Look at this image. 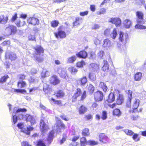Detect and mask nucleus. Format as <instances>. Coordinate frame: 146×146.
I'll use <instances>...</instances> for the list:
<instances>
[{
  "label": "nucleus",
  "mask_w": 146,
  "mask_h": 146,
  "mask_svg": "<svg viewBox=\"0 0 146 146\" xmlns=\"http://www.w3.org/2000/svg\"><path fill=\"white\" fill-rule=\"evenodd\" d=\"M6 58H8L9 59H10L11 61H13L15 60L17 58V56L15 53L11 52L9 53L8 54V56L6 54L5 55Z\"/></svg>",
  "instance_id": "5701e85b"
},
{
  "label": "nucleus",
  "mask_w": 146,
  "mask_h": 146,
  "mask_svg": "<svg viewBox=\"0 0 146 146\" xmlns=\"http://www.w3.org/2000/svg\"><path fill=\"white\" fill-rule=\"evenodd\" d=\"M66 134L64 133H63L62 134V137L60 141V144L62 145L66 141Z\"/></svg>",
  "instance_id": "3c124183"
},
{
  "label": "nucleus",
  "mask_w": 146,
  "mask_h": 146,
  "mask_svg": "<svg viewBox=\"0 0 146 146\" xmlns=\"http://www.w3.org/2000/svg\"><path fill=\"white\" fill-rule=\"evenodd\" d=\"M112 44L111 43V41L107 38L104 40L103 46L104 48H106V49H108L112 46Z\"/></svg>",
  "instance_id": "4be33fe9"
},
{
  "label": "nucleus",
  "mask_w": 146,
  "mask_h": 146,
  "mask_svg": "<svg viewBox=\"0 0 146 146\" xmlns=\"http://www.w3.org/2000/svg\"><path fill=\"white\" fill-rule=\"evenodd\" d=\"M82 134L84 136H88L90 135L89 129L88 128H85L83 130Z\"/></svg>",
  "instance_id": "37998d69"
},
{
  "label": "nucleus",
  "mask_w": 146,
  "mask_h": 146,
  "mask_svg": "<svg viewBox=\"0 0 146 146\" xmlns=\"http://www.w3.org/2000/svg\"><path fill=\"white\" fill-rule=\"evenodd\" d=\"M63 26H60L58 29V31L54 33V35L57 38H64L66 37V34L64 31L62 30Z\"/></svg>",
  "instance_id": "423d86ee"
},
{
  "label": "nucleus",
  "mask_w": 146,
  "mask_h": 146,
  "mask_svg": "<svg viewBox=\"0 0 146 146\" xmlns=\"http://www.w3.org/2000/svg\"><path fill=\"white\" fill-rule=\"evenodd\" d=\"M117 31L116 29L114 28L113 30L112 33L110 35V36L113 39H115L117 35Z\"/></svg>",
  "instance_id": "ea45409f"
},
{
  "label": "nucleus",
  "mask_w": 146,
  "mask_h": 146,
  "mask_svg": "<svg viewBox=\"0 0 146 146\" xmlns=\"http://www.w3.org/2000/svg\"><path fill=\"white\" fill-rule=\"evenodd\" d=\"M136 15L137 17L136 21L137 24L135 26V28L140 29H145L146 27L141 25L144 24L145 23L143 13L141 11H137L136 12Z\"/></svg>",
  "instance_id": "f257e3e1"
},
{
  "label": "nucleus",
  "mask_w": 146,
  "mask_h": 146,
  "mask_svg": "<svg viewBox=\"0 0 146 146\" xmlns=\"http://www.w3.org/2000/svg\"><path fill=\"white\" fill-rule=\"evenodd\" d=\"M40 129L42 133H44L48 129V125L45 123L44 121L41 119L40 122Z\"/></svg>",
  "instance_id": "4468645a"
},
{
  "label": "nucleus",
  "mask_w": 146,
  "mask_h": 146,
  "mask_svg": "<svg viewBox=\"0 0 146 146\" xmlns=\"http://www.w3.org/2000/svg\"><path fill=\"white\" fill-rule=\"evenodd\" d=\"M27 110L25 108H21L18 107H15L13 109L12 114V122L14 124L16 123L19 119H21L19 117V115L21 114V112H25Z\"/></svg>",
  "instance_id": "f03ea898"
},
{
  "label": "nucleus",
  "mask_w": 146,
  "mask_h": 146,
  "mask_svg": "<svg viewBox=\"0 0 146 146\" xmlns=\"http://www.w3.org/2000/svg\"><path fill=\"white\" fill-rule=\"evenodd\" d=\"M115 99V94L114 93L110 92L109 94L106 101L109 103H112Z\"/></svg>",
  "instance_id": "aec40b11"
},
{
  "label": "nucleus",
  "mask_w": 146,
  "mask_h": 146,
  "mask_svg": "<svg viewBox=\"0 0 146 146\" xmlns=\"http://www.w3.org/2000/svg\"><path fill=\"white\" fill-rule=\"evenodd\" d=\"M24 113L21 112V114L19 116L20 119H24L27 122H30L32 126L36 123V121L34 117L29 114H26L25 115L23 114Z\"/></svg>",
  "instance_id": "20e7f679"
},
{
  "label": "nucleus",
  "mask_w": 146,
  "mask_h": 146,
  "mask_svg": "<svg viewBox=\"0 0 146 146\" xmlns=\"http://www.w3.org/2000/svg\"><path fill=\"white\" fill-rule=\"evenodd\" d=\"M99 87L101 88L103 91L106 93L108 89L106 84L102 82H100L99 84Z\"/></svg>",
  "instance_id": "bb28decb"
},
{
  "label": "nucleus",
  "mask_w": 146,
  "mask_h": 146,
  "mask_svg": "<svg viewBox=\"0 0 146 146\" xmlns=\"http://www.w3.org/2000/svg\"><path fill=\"white\" fill-rule=\"evenodd\" d=\"M18 18L17 14V13H15L13 15L10 20L11 22L13 23Z\"/></svg>",
  "instance_id": "bf43d9fd"
},
{
  "label": "nucleus",
  "mask_w": 146,
  "mask_h": 146,
  "mask_svg": "<svg viewBox=\"0 0 146 146\" xmlns=\"http://www.w3.org/2000/svg\"><path fill=\"white\" fill-rule=\"evenodd\" d=\"M29 40H36V38L35 35H30L29 36Z\"/></svg>",
  "instance_id": "774afa93"
},
{
  "label": "nucleus",
  "mask_w": 146,
  "mask_h": 146,
  "mask_svg": "<svg viewBox=\"0 0 146 146\" xmlns=\"http://www.w3.org/2000/svg\"><path fill=\"white\" fill-rule=\"evenodd\" d=\"M104 55V51L103 50H101L98 53V57L100 59H102Z\"/></svg>",
  "instance_id": "69168bd1"
},
{
  "label": "nucleus",
  "mask_w": 146,
  "mask_h": 146,
  "mask_svg": "<svg viewBox=\"0 0 146 146\" xmlns=\"http://www.w3.org/2000/svg\"><path fill=\"white\" fill-rule=\"evenodd\" d=\"M88 77L90 80L92 82L95 81L96 79V75L92 72L89 73Z\"/></svg>",
  "instance_id": "c756f323"
},
{
  "label": "nucleus",
  "mask_w": 146,
  "mask_h": 146,
  "mask_svg": "<svg viewBox=\"0 0 146 146\" xmlns=\"http://www.w3.org/2000/svg\"><path fill=\"white\" fill-rule=\"evenodd\" d=\"M29 82L31 83H36L38 82V80L37 79L35 78L34 77H30L29 79Z\"/></svg>",
  "instance_id": "13d9d810"
},
{
  "label": "nucleus",
  "mask_w": 146,
  "mask_h": 146,
  "mask_svg": "<svg viewBox=\"0 0 146 146\" xmlns=\"http://www.w3.org/2000/svg\"><path fill=\"white\" fill-rule=\"evenodd\" d=\"M54 134L55 131L54 130H52L49 133L47 140L49 144L51 143L53 141L54 137Z\"/></svg>",
  "instance_id": "6ab92c4d"
},
{
  "label": "nucleus",
  "mask_w": 146,
  "mask_h": 146,
  "mask_svg": "<svg viewBox=\"0 0 146 146\" xmlns=\"http://www.w3.org/2000/svg\"><path fill=\"white\" fill-rule=\"evenodd\" d=\"M132 138L135 141L137 142L139 141L140 140L139 137H138L139 135L137 133H134L133 134Z\"/></svg>",
  "instance_id": "de8ad7c7"
},
{
  "label": "nucleus",
  "mask_w": 146,
  "mask_h": 146,
  "mask_svg": "<svg viewBox=\"0 0 146 146\" xmlns=\"http://www.w3.org/2000/svg\"><path fill=\"white\" fill-rule=\"evenodd\" d=\"M118 93L116 100L117 104L120 105H122L124 102V98L123 94H120V91L117 90Z\"/></svg>",
  "instance_id": "9d476101"
},
{
  "label": "nucleus",
  "mask_w": 146,
  "mask_h": 146,
  "mask_svg": "<svg viewBox=\"0 0 146 146\" xmlns=\"http://www.w3.org/2000/svg\"><path fill=\"white\" fill-rule=\"evenodd\" d=\"M124 26L126 28H129L131 25V21L128 19H127L123 22Z\"/></svg>",
  "instance_id": "cd10ccee"
},
{
  "label": "nucleus",
  "mask_w": 146,
  "mask_h": 146,
  "mask_svg": "<svg viewBox=\"0 0 146 146\" xmlns=\"http://www.w3.org/2000/svg\"><path fill=\"white\" fill-rule=\"evenodd\" d=\"M107 118V112L106 111H103L102 112L101 118L103 120H105Z\"/></svg>",
  "instance_id": "603ef678"
},
{
  "label": "nucleus",
  "mask_w": 146,
  "mask_h": 146,
  "mask_svg": "<svg viewBox=\"0 0 146 146\" xmlns=\"http://www.w3.org/2000/svg\"><path fill=\"white\" fill-rule=\"evenodd\" d=\"M132 99H128L126 103V106L127 108H129L131 107V102Z\"/></svg>",
  "instance_id": "338daca9"
},
{
  "label": "nucleus",
  "mask_w": 146,
  "mask_h": 146,
  "mask_svg": "<svg viewBox=\"0 0 146 146\" xmlns=\"http://www.w3.org/2000/svg\"><path fill=\"white\" fill-rule=\"evenodd\" d=\"M87 111V108L83 105H81L78 109L79 114H84Z\"/></svg>",
  "instance_id": "a878e982"
},
{
  "label": "nucleus",
  "mask_w": 146,
  "mask_h": 146,
  "mask_svg": "<svg viewBox=\"0 0 146 146\" xmlns=\"http://www.w3.org/2000/svg\"><path fill=\"white\" fill-rule=\"evenodd\" d=\"M99 141L103 144L106 143L109 140V139L105 134L100 133L98 136Z\"/></svg>",
  "instance_id": "ddd939ff"
},
{
  "label": "nucleus",
  "mask_w": 146,
  "mask_h": 146,
  "mask_svg": "<svg viewBox=\"0 0 146 146\" xmlns=\"http://www.w3.org/2000/svg\"><path fill=\"white\" fill-rule=\"evenodd\" d=\"M58 73L60 76L63 78L67 80L68 76L66 68L61 66H59L57 68Z\"/></svg>",
  "instance_id": "0eeeda50"
},
{
  "label": "nucleus",
  "mask_w": 146,
  "mask_h": 146,
  "mask_svg": "<svg viewBox=\"0 0 146 146\" xmlns=\"http://www.w3.org/2000/svg\"><path fill=\"white\" fill-rule=\"evenodd\" d=\"M51 100L55 104H57L59 105L61 104V102L60 100H56L53 98H52Z\"/></svg>",
  "instance_id": "0e129e2a"
},
{
  "label": "nucleus",
  "mask_w": 146,
  "mask_h": 146,
  "mask_svg": "<svg viewBox=\"0 0 146 146\" xmlns=\"http://www.w3.org/2000/svg\"><path fill=\"white\" fill-rule=\"evenodd\" d=\"M76 59V56L75 55H73L68 58V62L70 63H73Z\"/></svg>",
  "instance_id": "c03bdc74"
},
{
  "label": "nucleus",
  "mask_w": 146,
  "mask_h": 146,
  "mask_svg": "<svg viewBox=\"0 0 146 146\" xmlns=\"http://www.w3.org/2000/svg\"><path fill=\"white\" fill-rule=\"evenodd\" d=\"M49 81L52 84L54 85H56L60 82L59 79L57 76L54 75L50 78Z\"/></svg>",
  "instance_id": "a211bd4d"
},
{
  "label": "nucleus",
  "mask_w": 146,
  "mask_h": 146,
  "mask_svg": "<svg viewBox=\"0 0 146 146\" xmlns=\"http://www.w3.org/2000/svg\"><path fill=\"white\" fill-rule=\"evenodd\" d=\"M88 81L87 77L84 76L82 78H79L78 80V82L82 86H84Z\"/></svg>",
  "instance_id": "412c9836"
},
{
  "label": "nucleus",
  "mask_w": 146,
  "mask_h": 146,
  "mask_svg": "<svg viewBox=\"0 0 146 146\" xmlns=\"http://www.w3.org/2000/svg\"><path fill=\"white\" fill-rule=\"evenodd\" d=\"M104 64L102 67V69L103 71H105L107 70H108L109 69V65L108 64L107 61L104 60Z\"/></svg>",
  "instance_id": "f704fd0d"
},
{
  "label": "nucleus",
  "mask_w": 146,
  "mask_h": 146,
  "mask_svg": "<svg viewBox=\"0 0 146 146\" xmlns=\"http://www.w3.org/2000/svg\"><path fill=\"white\" fill-rule=\"evenodd\" d=\"M65 95L64 93L61 90H59L57 92L56 96L58 98L63 97Z\"/></svg>",
  "instance_id": "49530a36"
},
{
  "label": "nucleus",
  "mask_w": 146,
  "mask_h": 146,
  "mask_svg": "<svg viewBox=\"0 0 146 146\" xmlns=\"http://www.w3.org/2000/svg\"><path fill=\"white\" fill-rule=\"evenodd\" d=\"M26 85V82L23 80H19L17 82V86L20 88L24 87Z\"/></svg>",
  "instance_id": "473e14b6"
},
{
  "label": "nucleus",
  "mask_w": 146,
  "mask_h": 146,
  "mask_svg": "<svg viewBox=\"0 0 146 146\" xmlns=\"http://www.w3.org/2000/svg\"><path fill=\"white\" fill-rule=\"evenodd\" d=\"M90 70L92 72H98L100 70L99 65L95 63H92L89 65Z\"/></svg>",
  "instance_id": "f8f14e48"
},
{
  "label": "nucleus",
  "mask_w": 146,
  "mask_h": 146,
  "mask_svg": "<svg viewBox=\"0 0 146 146\" xmlns=\"http://www.w3.org/2000/svg\"><path fill=\"white\" fill-rule=\"evenodd\" d=\"M139 100H136L134 103L133 106V109L134 110H135L138 108L139 105Z\"/></svg>",
  "instance_id": "09e8293b"
},
{
  "label": "nucleus",
  "mask_w": 146,
  "mask_h": 146,
  "mask_svg": "<svg viewBox=\"0 0 146 146\" xmlns=\"http://www.w3.org/2000/svg\"><path fill=\"white\" fill-rule=\"evenodd\" d=\"M142 74L139 72L137 73L134 76V79L136 81L140 80L141 78Z\"/></svg>",
  "instance_id": "58836bf2"
},
{
  "label": "nucleus",
  "mask_w": 146,
  "mask_h": 146,
  "mask_svg": "<svg viewBox=\"0 0 146 146\" xmlns=\"http://www.w3.org/2000/svg\"><path fill=\"white\" fill-rule=\"evenodd\" d=\"M59 24V22L58 21L54 20L51 22V26L55 28L58 26Z\"/></svg>",
  "instance_id": "a18cd8bd"
},
{
  "label": "nucleus",
  "mask_w": 146,
  "mask_h": 146,
  "mask_svg": "<svg viewBox=\"0 0 146 146\" xmlns=\"http://www.w3.org/2000/svg\"><path fill=\"white\" fill-rule=\"evenodd\" d=\"M113 115H115L119 117L121 114V112L118 108H115L113 111Z\"/></svg>",
  "instance_id": "c85d7f7f"
},
{
  "label": "nucleus",
  "mask_w": 146,
  "mask_h": 146,
  "mask_svg": "<svg viewBox=\"0 0 146 146\" xmlns=\"http://www.w3.org/2000/svg\"><path fill=\"white\" fill-rule=\"evenodd\" d=\"M94 86L91 84H90L88 87V91L90 94H92L94 90Z\"/></svg>",
  "instance_id": "a19ab883"
},
{
  "label": "nucleus",
  "mask_w": 146,
  "mask_h": 146,
  "mask_svg": "<svg viewBox=\"0 0 146 146\" xmlns=\"http://www.w3.org/2000/svg\"><path fill=\"white\" fill-rule=\"evenodd\" d=\"M82 94V92L81 89L79 88H77L75 92L72 97V102H75L77 100V98L80 96Z\"/></svg>",
  "instance_id": "f3484780"
},
{
  "label": "nucleus",
  "mask_w": 146,
  "mask_h": 146,
  "mask_svg": "<svg viewBox=\"0 0 146 146\" xmlns=\"http://www.w3.org/2000/svg\"><path fill=\"white\" fill-rule=\"evenodd\" d=\"M27 22L29 24H31L32 25H38L39 24V20L34 17H30L27 19Z\"/></svg>",
  "instance_id": "9b49d317"
},
{
  "label": "nucleus",
  "mask_w": 146,
  "mask_h": 146,
  "mask_svg": "<svg viewBox=\"0 0 146 146\" xmlns=\"http://www.w3.org/2000/svg\"><path fill=\"white\" fill-rule=\"evenodd\" d=\"M35 50V53L36 55L34 56V57L35 60L38 62H41L43 61V58L40 57V55L41 54H43L44 52V49L41 45L36 46L34 48Z\"/></svg>",
  "instance_id": "7ed1b4c3"
},
{
  "label": "nucleus",
  "mask_w": 146,
  "mask_h": 146,
  "mask_svg": "<svg viewBox=\"0 0 146 146\" xmlns=\"http://www.w3.org/2000/svg\"><path fill=\"white\" fill-rule=\"evenodd\" d=\"M18 128L21 129L22 132H24L27 135H29L31 131L33 130V128L30 125L27 126V129L24 128V123L23 122H19L17 125Z\"/></svg>",
  "instance_id": "39448f33"
},
{
  "label": "nucleus",
  "mask_w": 146,
  "mask_h": 146,
  "mask_svg": "<svg viewBox=\"0 0 146 146\" xmlns=\"http://www.w3.org/2000/svg\"><path fill=\"white\" fill-rule=\"evenodd\" d=\"M82 22V19L80 17H76L75 21L73 23V27L78 26L81 24Z\"/></svg>",
  "instance_id": "b1692460"
},
{
  "label": "nucleus",
  "mask_w": 146,
  "mask_h": 146,
  "mask_svg": "<svg viewBox=\"0 0 146 146\" xmlns=\"http://www.w3.org/2000/svg\"><path fill=\"white\" fill-rule=\"evenodd\" d=\"M14 92H15L24 94L27 93V91L25 89H14Z\"/></svg>",
  "instance_id": "c9c22d12"
},
{
  "label": "nucleus",
  "mask_w": 146,
  "mask_h": 146,
  "mask_svg": "<svg viewBox=\"0 0 146 146\" xmlns=\"http://www.w3.org/2000/svg\"><path fill=\"white\" fill-rule=\"evenodd\" d=\"M87 143L90 145L93 146L98 144V142L94 140H90L88 141Z\"/></svg>",
  "instance_id": "864d4df0"
},
{
  "label": "nucleus",
  "mask_w": 146,
  "mask_h": 146,
  "mask_svg": "<svg viewBox=\"0 0 146 146\" xmlns=\"http://www.w3.org/2000/svg\"><path fill=\"white\" fill-rule=\"evenodd\" d=\"M65 24L67 26V27L66 28V31L67 34H69L70 33V32L71 31V29L69 28L68 27L70 25V24H68L67 22L65 23Z\"/></svg>",
  "instance_id": "4d7b16f0"
},
{
  "label": "nucleus",
  "mask_w": 146,
  "mask_h": 146,
  "mask_svg": "<svg viewBox=\"0 0 146 146\" xmlns=\"http://www.w3.org/2000/svg\"><path fill=\"white\" fill-rule=\"evenodd\" d=\"M49 72L48 71L43 70L40 74L41 79H44L46 77L49 76Z\"/></svg>",
  "instance_id": "2f4dec72"
},
{
  "label": "nucleus",
  "mask_w": 146,
  "mask_h": 146,
  "mask_svg": "<svg viewBox=\"0 0 146 146\" xmlns=\"http://www.w3.org/2000/svg\"><path fill=\"white\" fill-rule=\"evenodd\" d=\"M9 16L7 15L5 17L4 15L0 16V24H6L8 20Z\"/></svg>",
  "instance_id": "393cba45"
},
{
  "label": "nucleus",
  "mask_w": 146,
  "mask_h": 146,
  "mask_svg": "<svg viewBox=\"0 0 146 146\" xmlns=\"http://www.w3.org/2000/svg\"><path fill=\"white\" fill-rule=\"evenodd\" d=\"M56 131L57 132H60L61 129H65L66 128L65 125L60 120L57 121L56 123Z\"/></svg>",
  "instance_id": "dca6fc26"
},
{
  "label": "nucleus",
  "mask_w": 146,
  "mask_h": 146,
  "mask_svg": "<svg viewBox=\"0 0 146 146\" xmlns=\"http://www.w3.org/2000/svg\"><path fill=\"white\" fill-rule=\"evenodd\" d=\"M82 95L81 97V101H83L86 98V90H84L82 94Z\"/></svg>",
  "instance_id": "e2e57ef3"
},
{
  "label": "nucleus",
  "mask_w": 146,
  "mask_h": 146,
  "mask_svg": "<svg viewBox=\"0 0 146 146\" xmlns=\"http://www.w3.org/2000/svg\"><path fill=\"white\" fill-rule=\"evenodd\" d=\"M124 131L126 134L129 135H132L134 133L132 131L129 129H125Z\"/></svg>",
  "instance_id": "052dcab7"
},
{
  "label": "nucleus",
  "mask_w": 146,
  "mask_h": 146,
  "mask_svg": "<svg viewBox=\"0 0 146 146\" xmlns=\"http://www.w3.org/2000/svg\"><path fill=\"white\" fill-rule=\"evenodd\" d=\"M85 64V62L84 60L78 62L76 64L77 67L79 68H81L83 67Z\"/></svg>",
  "instance_id": "8fccbe9b"
},
{
  "label": "nucleus",
  "mask_w": 146,
  "mask_h": 146,
  "mask_svg": "<svg viewBox=\"0 0 146 146\" xmlns=\"http://www.w3.org/2000/svg\"><path fill=\"white\" fill-rule=\"evenodd\" d=\"M68 70L72 75L75 74L78 71L77 70L76 68L72 66L69 67L68 69Z\"/></svg>",
  "instance_id": "72a5a7b5"
},
{
  "label": "nucleus",
  "mask_w": 146,
  "mask_h": 146,
  "mask_svg": "<svg viewBox=\"0 0 146 146\" xmlns=\"http://www.w3.org/2000/svg\"><path fill=\"white\" fill-rule=\"evenodd\" d=\"M108 22L115 25L116 27H119L121 24V19L118 17L110 18L108 20Z\"/></svg>",
  "instance_id": "1a4fd4ad"
},
{
  "label": "nucleus",
  "mask_w": 146,
  "mask_h": 146,
  "mask_svg": "<svg viewBox=\"0 0 146 146\" xmlns=\"http://www.w3.org/2000/svg\"><path fill=\"white\" fill-rule=\"evenodd\" d=\"M126 93L128 94V98L132 99V92L129 90H127L125 91Z\"/></svg>",
  "instance_id": "5fc2aeb1"
},
{
  "label": "nucleus",
  "mask_w": 146,
  "mask_h": 146,
  "mask_svg": "<svg viewBox=\"0 0 146 146\" xmlns=\"http://www.w3.org/2000/svg\"><path fill=\"white\" fill-rule=\"evenodd\" d=\"M104 97L103 93L101 91L98 90L94 93L95 100L96 102L102 101Z\"/></svg>",
  "instance_id": "6e6552de"
},
{
  "label": "nucleus",
  "mask_w": 146,
  "mask_h": 146,
  "mask_svg": "<svg viewBox=\"0 0 146 146\" xmlns=\"http://www.w3.org/2000/svg\"><path fill=\"white\" fill-rule=\"evenodd\" d=\"M8 28L11 31V34H14L17 32L16 27L12 25H10Z\"/></svg>",
  "instance_id": "7c9ffc66"
},
{
  "label": "nucleus",
  "mask_w": 146,
  "mask_h": 146,
  "mask_svg": "<svg viewBox=\"0 0 146 146\" xmlns=\"http://www.w3.org/2000/svg\"><path fill=\"white\" fill-rule=\"evenodd\" d=\"M36 146H46L45 143L44 141L42 139L38 141L36 143Z\"/></svg>",
  "instance_id": "e433bc0d"
},
{
  "label": "nucleus",
  "mask_w": 146,
  "mask_h": 146,
  "mask_svg": "<svg viewBox=\"0 0 146 146\" xmlns=\"http://www.w3.org/2000/svg\"><path fill=\"white\" fill-rule=\"evenodd\" d=\"M76 55L79 58L86 59L88 56L87 52L84 50H83L77 52Z\"/></svg>",
  "instance_id": "2eb2a0df"
},
{
  "label": "nucleus",
  "mask_w": 146,
  "mask_h": 146,
  "mask_svg": "<svg viewBox=\"0 0 146 146\" xmlns=\"http://www.w3.org/2000/svg\"><path fill=\"white\" fill-rule=\"evenodd\" d=\"M9 78V76L7 74H5L1 77L0 80V83L2 84L5 82L7 79Z\"/></svg>",
  "instance_id": "4c0bfd02"
},
{
  "label": "nucleus",
  "mask_w": 146,
  "mask_h": 146,
  "mask_svg": "<svg viewBox=\"0 0 146 146\" xmlns=\"http://www.w3.org/2000/svg\"><path fill=\"white\" fill-rule=\"evenodd\" d=\"M119 39L121 42H122L124 40L123 35L124 33L122 32H120L119 33Z\"/></svg>",
  "instance_id": "680f3d73"
},
{
  "label": "nucleus",
  "mask_w": 146,
  "mask_h": 146,
  "mask_svg": "<svg viewBox=\"0 0 146 146\" xmlns=\"http://www.w3.org/2000/svg\"><path fill=\"white\" fill-rule=\"evenodd\" d=\"M80 143L81 146H85L87 143L86 138L85 137H82L80 139Z\"/></svg>",
  "instance_id": "79ce46f5"
},
{
  "label": "nucleus",
  "mask_w": 146,
  "mask_h": 146,
  "mask_svg": "<svg viewBox=\"0 0 146 146\" xmlns=\"http://www.w3.org/2000/svg\"><path fill=\"white\" fill-rule=\"evenodd\" d=\"M118 49L121 53H125L126 51V47L125 45L120 47Z\"/></svg>",
  "instance_id": "6e6d98bb"
}]
</instances>
